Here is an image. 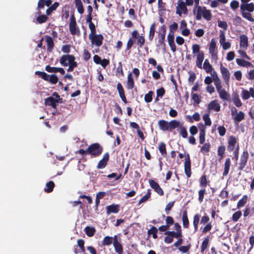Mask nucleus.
Wrapping results in <instances>:
<instances>
[{
    "instance_id": "obj_60",
    "label": "nucleus",
    "mask_w": 254,
    "mask_h": 254,
    "mask_svg": "<svg viewBox=\"0 0 254 254\" xmlns=\"http://www.w3.org/2000/svg\"><path fill=\"white\" fill-rule=\"evenodd\" d=\"M230 76V73L228 69L223 67V79L225 80L226 82H228L229 81Z\"/></svg>"
},
{
    "instance_id": "obj_14",
    "label": "nucleus",
    "mask_w": 254,
    "mask_h": 254,
    "mask_svg": "<svg viewBox=\"0 0 254 254\" xmlns=\"http://www.w3.org/2000/svg\"><path fill=\"white\" fill-rule=\"evenodd\" d=\"M140 36V35H139L137 30H135L133 31L131 33V37L128 39V40L127 42L126 50H130L131 48V47H132V46L134 43V41L133 39H137Z\"/></svg>"
},
{
    "instance_id": "obj_36",
    "label": "nucleus",
    "mask_w": 254,
    "mask_h": 254,
    "mask_svg": "<svg viewBox=\"0 0 254 254\" xmlns=\"http://www.w3.org/2000/svg\"><path fill=\"white\" fill-rule=\"evenodd\" d=\"M158 229L155 226H152L151 228L147 231L148 235L150 236L152 235V237L154 239L158 238L157 236Z\"/></svg>"
},
{
    "instance_id": "obj_61",
    "label": "nucleus",
    "mask_w": 254,
    "mask_h": 254,
    "mask_svg": "<svg viewBox=\"0 0 254 254\" xmlns=\"http://www.w3.org/2000/svg\"><path fill=\"white\" fill-rule=\"evenodd\" d=\"M242 216V212L240 210L234 213L232 215V220L234 222L237 221Z\"/></svg>"
},
{
    "instance_id": "obj_21",
    "label": "nucleus",
    "mask_w": 254,
    "mask_h": 254,
    "mask_svg": "<svg viewBox=\"0 0 254 254\" xmlns=\"http://www.w3.org/2000/svg\"><path fill=\"white\" fill-rule=\"evenodd\" d=\"M254 10V4L253 2L250 3H241L240 5V11H248L249 12H252Z\"/></svg>"
},
{
    "instance_id": "obj_62",
    "label": "nucleus",
    "mask_w": 254,
    "mask_h": 254,
    "mask_svg": "<svg viewBox=\"0 0 254 254\" xmlns=\"http://www.w3.org/2000/svg\"><path fill=\"white\" fill-rule=\"evenodd\" d=\"M241 96L244 100H247L251 97L249 91L245 89H243L241 93Z\"/></svg>"
},
{
    "instance_id": "obj_24",
    "label": "nucleus",
    "mask_w": 254,
    "mask_h": 254,
    "mask_svg": "<svg viewBox=\"0 0 254 254\" xmlns=\"http://www.w3.org/2000/svg\"><path fill=\"white\" fill-rule=\"evenodd\" d=\"M69 31L71 35H74L77 34L78 35L80 34V31L78 28L77 27L76 23H69Z\"/></svg>"
},
{
    "instance_id": "obj_63",
    "label": "nucleus",
    "mask_w": 254,
    "mask_h": 254,
    "mask_svg": "<svg viewBox=\"0 0 254 254\" xmlns=\"http://www.w3.org/2000/svg\"><path fill=\"white\" fill-rule=\"evenodd\" d=\"M165 221L166 225L169 227L172 226L173 224H175L173 218L170 216H167L166 217Z\"/></svg>"
},
{
    "instance_id": "obj_35",
    "label": "nucleus",
    "mask_w": 254,
    "mask_h": 254,
    "mask_svg": "<svg viewBox=\"0 0 254 254\" xmlns=\"http://www.w3.org/2000/svg\"><path fill=\"white\" fill-rule=\"evenodd\" d=\"M231 165V159L228 158L226 159L224 164V171L223 172V176L227 175L229 172L230 167Z\"/></svg>"
},
{
    "instance_id": "obj_10",
    "label": "nucleus",
    "mask_w": 254,
    "mask_h": 254,
    "mask_svg": "<svg viewBox=\"0 0 254 254\" xmlns=\"http://www.w3.org/2000/svg\"><path fill=\"white\" fill-rule=\"evenodd\" d=\"M185 173L188 178L190 177L191 175V161L189 154L185 156V161L184 163Z\"/></svg>"
},
{
    "instance_id": "obj_3",
    "label": "nucleus",
    "mask_w": 254,
    "mask_h": 254,
    "mask_svg": "<svg viewBox=\"0 0 254 254\" xmlns=\"http://www.w3.org/2000/svg\"><path fill=\"white\" fill-rule=\"evenodd\" d=\"M103 150V147L99 143H94L90 144L87 148V152L93 157L99 156Z\"/></svg>"
},
{
    "instance_id": "obj_16",
    "label": "nucleus",
    "mask_w": 254,
    "mask_h": 254,
    "mask_svg": "<svg viewBox=\"0 0 254 254\" xmlns=\"http://www.w3.org/2000/svg\"><path fill=\"white\" fill-rule=\"evenodd\" d=\"M254 215V205H247L245 209L243 210V216L244 218L248 216H251Z\"/></svg>"
},
{
    "instance_id": "obj_25",
    "label": "nucleus",
    "mask_w": 254,
    "mask_h": 254,
    "mask_svg": "<svg viewBox=\"0 0 254 254\" xmlns=\"http://www.w3.org/2000/svg\"><path fill=\"white\" fill-rule=\"evenodd\" d=\"M60 3L58 2H55L53 4H52L46 10L47 15H50L54 11L57 9Z\"/></svg>"
},
{
    "instance_id": "obj_6",
    "label": "nucleus",
    "mask_w": 254,
    "mask_h": 254,
    "mask_svg": "<svg viewBox=\"0 0 254 254\" xmlns=\"http://www.w3.org/2000/svg\"><path fill=\"white\" fill-rule=\"evenodd\" d=\"M89 39L90 40L91 45L92 47L95 46L97 47H100L103 44V41L104 39L103 36L100 34H89Z\"/></svg>"
},
{
    "instance_id": "obj_44",
    "label": "nucleus",
    "mask_w": 254,
    "mask_h": 254,
    "mask_svg": "<svg viewBox=\"0 0 254 254\" xmlns=\"http://www.w3.org/2000/svg\"><path fill=\"white\" fill-rule=\"evenodd\" d=\"M112 243H113L112 237H110V236H105L104 238V239L102 242V245L104 246H109Z\"/></svg>"
},
{
    "instance_id": "obj_40",
    "label": "nucleus",
    "mask_w": 254,
    "mask_h": 254,
    "mask_svg": "<svg viewBox=\"0 0 254 254\" xmlns=\"http://www.w3.org/2000/svg\"><path fill=\"white\" fill-rule=\"evenodd\" d=\"M196 7H197V10L195 18L196 20H200L201 19L202 16V13L203 12V7L198 5Z\"/></svg>"
},
{
    "instance_id": "obj_64",
    "label": "nucleus",
    "mask_w": 254,
    "mask_h": 254,
    "mask_svg": "<svg viewBox=\"0 0 254 254\" xmlns=\"http://www.w3.org/2000/svg\"><path fill=\"white\" fill-rule=\"evenodd\" d=\"M193 54H199L201 51H200V46L198 44H195L192 46Z\"/></svg>"
},
{
    "instance_id": "obj_15",
    "label": "nucleus",
    "mask_w": 254,
    "mask_h": 254,
    "mask_svg": "<svg viewBox=\"0 0 254 254\" xmlns=\"http://www.w3.org/2000/svg\"><path fill=\"white\" fill-rule=\"evenodd\" d=\"M109 157L110 155L108 152L105 153L102 159L99 161L97 165V168L99 169L105 168L109 160Z\"/></svg>"
},
{
    "instance_id": "obj_9",
    "label": "nucleus",
    "mask_w": 254,
    "mask_h": 254,
    "mask_svg": "<svg viewBox=\"0 0 254 254\" xmlns=\"http://www.w3.org/2000/svg\"><path fill=\"white\" fill-rule=\"evenodd\" d=\"M249 158V153L247 150H244L240 158V162L239 163L238 170L242 171L247 165Z\"/></svg>"
},
{
    "instance_id": "obj_26",
    "label": "nucleus",
    "mask_w": 254,
    "mask_h": 254,
    "mask_svg": "<svg viewBox=\"0 0 254 254\" xmlns=\"http://www.w3.org/2000/svg\"><path fill=\"white\" fill-rule=\"evenodd\" d=\"M214 84L216 86L217 91L219 93V97L221 99H222V89H221V83L219 81L218 77L216 76V78L213 77Z\"/></svg>"
},
{
    "instance_id": "obj_33",
    "label": "nucleus",
    "mask_w": 254,
    "mask_h": 254,
    "mask_svg": "<svg viewBox=\"0 0 254 254\" xmlns=\"http://www.w3.org/2000/svg\"><path fill=\"white\" fill-rule=\"evenodd\" d=\"M39 16L36 17V21L39 24H42L47 22L49 19L47 14H38Z\"/></svg>"
},
{
    "instance_id": "obj_49",
    "label": "nucleus",
    "mask_w": 254,
    "mask_h": 254,
    "mask_svg": "<svg viewBox=\"0 0 254 254\" xmlns=\"http://www.w3.org/2000/svg\"><path fill=\"white\" fill-rule=\"evenodd\" d=\"M232 100L233 103L237 107H240L242 106V103L239 99V96L237 94H235L233 96Z\"/></svg>"
},
{
    "instance_id": "obj_50",
    "label": "nucleus",
    "mask_w": 254,
    "mask_h": 254,
    "mask_svg": "<svg viewBox=\"0 0 254 254\" xmlns=\"http://www.w3.org/2000/svg\"><path fill=\"white\" fill-rule=\"evenodd\" d=\"M151 196V190L148 189L146 193L140 199L139 204L146 201Z\"/></svg>"
},
{
    "instance_id": "obj_30",
    "label": "nucleus",
    "mask_w": 254,
    "mask_h": 254,
    "mask_svg": "<svg viewBox=\"0 0 254 254\" xmlns=\"http://www.w3.org/2000/svg\"><path fill=\"white\" fill-rule=\"evenodd\" d=\"M183 225L184 228H188L189 226V221L188 218L187 210H184L182 215Z\"/></svg>"
},
{
    "instance_id": "obj_5",
    "label": "nucleus",
    "mask_w": 254,
    "mask_h": 254,
    "mask_svg": "<svg viewBox=\"0 0 254 254\" xmlns=\"http://www.w3.org/2000/svg\"><path fill=\"white\" fill-rule=\"evenodd\" d=\"M35 73L45 81H48L53 84H55L58 82V78L55 74L50 75L44 71H36Z\"/></svg>"
},
{
    "instance_id": "obj_51",
    "label": "nucleus",
    "mask_w": 254,
    "mask_h": 254,
    "mask_svg": "<svg viewBox=\"0 0 254 254\" xmlns=\"http://www.w3.org/2000/svg\"><path fill=\"white\" fill-rule=\"evenodd\" d=\"M45 6V0H39L37 4V14H41V10L44 9Z\"/></svg>"
},
{
    "instance_id": "obj_31",
    "label": "nucleus",
    "mask_w": 254,
    "mask_h": 254,
    "mask_svg": "<svg viewBox=\"0 0 254 254\" xmlns=\"http://www.w3.org/2000/svg\"><path fill=\"white\" fill-rule=\"evenodd\" d=\"M248 200V197L247 195H243V197L239 200V201L237 203V207L238 209H240L243 206H245V205L247 203V201Z\"/></svg>"
},
{
    "instance_id": "obj_57",
    "label": "nucleus",
    "mask_w": 254,
    "mask_h": 254,
    "mask_svg": "<svg viewBox=\"0 0 254 254\" xmlns=\"http://www.w3.org/2000/svg\"><path fill=\"white\" fill-rule=\"evenodd\" d=\"M175 201L169 202L166 206L165 211L167 214H170V211L174 206Z\"/></svg>"
},
{
    "instance_id": "obj_18",
    "label": "nucleus",
    "mask_w": 254,
    "mask_h": 254,
    "mask_svg": "<svg viewBox=\"0 0 254 254\" xmlns=\"http://www.w3.org/2000/svg\"><path fill=\"white\" fill-rule=\"evenodd\" d=\"M240 47L244 50H246L248 47V38L245 34L241 35L240 36Z\"/></svg>"
},
{
    "instance_id": "obj_17",
    "label": "nucleus",
    "mask_w": 254,
    "mask_h": 254,
    "mask_svg": "<svg viewBox=\"0 0 254 254\" xmlns=\"http://www.w3.org/2000/svg\"><path fill=\"white\" fill-rule=\"evenodd\" d=\"M120 211V205L112 204L106 207V213L110 214L112 213H117Z\"/></svg>"
},
{
    "instance_id": "obj_19",
    "label": "nucleus",
    "mask_w": 254,
    "mask_h": 254,
    "mask_svg": "<svg viewBox=\"0 0 254 254\" xmlns=\"http://www.w3.org/2000/svg\"><path fill=\"white\" fill-rule=\"evenodd\" d=\"M45 37L47 45V51L49 52H52L54 47L53 39L52 37L48 35H46Z\"/></svg>"
},
{
    "instance_id": "obj_42",
    "label": "nucleus",
    "mask_w": 254,
    "mask_h": 254,
    "mask_svg": "<svg viewBox=\"0 0 254 254\" xmlns=\"http://www.w3.org/2000/svg\"><path fill=\"white\" fill-rule=\"evenodd\" d=\"M203 67L207 73H210L212 70V67L207 59L204 61Z\"/></svg>"
},
{
    "instance_id": "obj_29",
    "label": "nucleus",
    "mask_w": 254,
    "mask_h": 254,
    "mask_svg": "<svg viewBox=\"0 0 254 254\" xmlns=\"http://www.w3.org/2000/svg\"><path fill=\"white\" fill-rule=\"evenodd\" d=\"M236 63L239 65L243 67L253 66V64L250 62L242 59H237Z\"/></svg>"
},
{
    "instance_id": "obj_43",
    "label": "nucleus",
    "mask_w": 254,
    "mask_h": 254,
    "mask_svg": "<svg viewBox=\"0 0 254 254\" xmlns=\"http://www.w3.org/2000/svg\"><path fill=\"white\" fill-rule=\"evenodd\" d=\"M155 32V23H153L150 27L148 38L150 41H152L154 38Z\"/></svg>"
},
{
    "instance_id": "obj_34",
    "label": "nucleus",
    "mask_w": 254,
    "mask_h": 254,
    "mask_svg": "<svg viewBox=\"0 0 254 254\" xmlns=\"http://www.w3.org/2000/svg\"><path fill=\"white\" fill-rule=\"evenodd\" d=\"M84 232L87 236L91 237L94 235L96 230L94 227L86 226L85 228Z\"/></svg>"
},
{
    "instance_id": "obj_39",
    "label": "nucleus",
    "mask_w": 254,
    "mask_h": 254,
    "mask_svg": "<svg viewBox=\"0 0 254 254\" xmlns=\"http://www.w3.org/2000/svg\"><path fill=\"white\" fill-rule=\"evenodd\" d=\"M55 187V184L53 181H50L48 182L46 185L44 190L47 192H51L53 190Z\"/></svg>"
},
{
    "instance_id": "obj_7",
    "label": "nucleus",
    "mask_w": 254,
    "mask_h": 254,
    "mask_svg": "<svg viewBox=\"0 0 254 254\" xmlns=\"http://www.w3.org/2000/svg\"><path fill=\"white\" fill-rule=\"evenodd\" d=\"M231 114L235 123H239L245 119L244 113L242 111L238 112V110L235 107L231 108Z\"/></svg>"
},
{
    "instance_id": "obj_54",
    "label": "nucleus",
    "mask_w": 254,
    "mask_h": 254,
    "mask_svg": "<svg viewBox=\"0 0 254 254\" xmlns=\"http://www.w3.org/2000/svg\"><path fill=\"white\" fill-rule=\"evenodd\" d=\"M178 27V24L176 22H174L172 24L169 26L170 31L169 34H170L171 35H174V32L177 30Z\"/></svg>"
},
{
    "instance_id": "obj_13",
    "label": "nucleus",
    "mask_w": 254,
    "mask_h": 254,
    "mask_svg": "<svg viewBox=\"0 0 254 254\" xmlns=\"http://www.w3.org/2000/svg\"><path fill=\"white\" fill-rule=\"evenodd\" d=\"M198 127L199 129V140L200 144H204L205 140L206 127L202 123H199Z\"/></svg>"
},
{
    "instance_id": "obj_27",
    "label": "nucleus",
    "mask_w": 254,
    "mask_h": 254,
    "mask_svg": "<svg viewBox=\"0 0 254 254\" xmlns=\"http://www.w3.org/2000/svg\"><path fill=\"white\" fill-rule=\"evenodd\" d=\"M74 3L79 13L82 14L84 12V7L81 0H74Z\"/></svg>"
},
{
    "instance_id": "obj_41",
    "label": "nucleus",
    "mask_w": 254,
    "mask_h": 254,
    "mask_svg": "<svg viewBox=\"0 0 254 254\" xmlns=\"http://www.w3.org/2000/svg\"><path fill=\"white\" fill-rule=\"evenodd\" d=\"M180 134L183 137V138H187L188 136V132L187 131V129L185 127L183 126H179V128L177 129Z\"/></svg>"
},
{
    "instance_id": "obj_47",
    "label": "nucleus",
    "mask_w": 254,
    "mask_h": 254,
    "mask_svg": "<svg viewBox=\"0 0 254 254\" xmlns=\"http://www.w3.org/2000/svg\"><path fill=\"white\" fill-rule=\"evenodd\" d=\"M200 220V215L198 214H195L193 217V224L194 226L195 231H196L198 229V224Z\"/></svg>"
},
{
    "instance_id": "obj_23",
    "label": "nucleus",
    "mask_w": 254,
    "mask_h": 254,
    "mask_svg": "<svg viewBox=\"0 0 254 254\" xmlns=\"http://www.w3.org/2000/svg\"><path fill=\"white\" fill-rule=\"evenodd\" d=\"M237 139L234 136H230L228 139V149L230 151H232L235 148Z\"/></svg>"
},
{
    "instance_id": "obj_53",
    "label": "nucleus",
    "mask_w": 254,
    "mask_h": 254,
    "mask_svg": "<svg viewBox=\"0 0 254 254\" xmlns=\"http://www.w3.org/2000/svg\"><path fill=\"white\" fill-rule=\"evenodd\" d=\"M243 17L248 20L253 22L254 21V18H253L252 16V14L250 12H247L246 11H240Z\"/></svg>"
},
{
    "instance_id": "obj_59",
    "label": "nucleus",
    "mask_w": 254,
    "mask_h": 254,
    "mask_svg": "<svg viewBox=\"0 0 254 254\" xmlns=\"http://www.w3.org/2000/svg\"><path fill=\"white\" fill-rule=\"evenodd\" d=\"M210 145L209 143H204L200 148V151L203 153H206L209 152Z\"/></svg>"
},
{
    "instance_id": "obj_4",
    "label": "nucleus",
    "mask_w": 254,
    "mask_h": 254,
    "mask_svg": "<svg viewBox=\"0 0 254 254\" xmlns=\"http://www.w3.org/2000/svg\"><path fill=\"white\" fill-rule=\"evenodd\" d=\"M62 98L60 97V96L57 92L53 93L52 96L47 98L45 100V104L46 105L51 106L53 108L56 109L57 108V103H62Z\"/></svg>"
},
{
    "instance_id": "obj_22",
    "label": "nucleus",
    "mask_w": 254,
    "mask_h": 254,
    "mask_svg": "<svg viewBox=\"0 0 254 254\" xmlns=\"http://www.w3.org/2000/svg\"><path fill=\"white\" fill-rule=\"evenodd\" d=\"M208 110H213L216 112H218L220 110V106L217 103L216 100L211 101L208 105Z\"/></svg>"
},
{
    "instance_id": "obj_32",
    "label": "nucleus",
    "mask_w": 254,
    "mask_h": 254,
    "mask_svg": "<svg viewBox=\"0 0 254 254\" xmlns=\"http://www.w3.org/2000/svg\"><path fill=\"white\" fill-rule=\"evenodd\" d=\"M134 86V80L131 72L127 75V88L128 89H132Z\"/></svg>"
},
{
    "instance_id": "obj_8",
    "label": "nucleus",
    "mask_w": 254,
    "mask_h": 254,
    "mask_svg": "<svg viewBox=\"0 0 254 254\" xmlns=\"http://www.w3.org/2000/svg\"><path fill=\"white\" fill-rule=\"evenodd\" d=\"M75 60V57L73 55H64L60 60V64L64 66L71 65Z\"/></svg>"
},
{
    "instance_id": "obj_37",
    "label": "nucleus",
    "mask_w": 254,
    "mask_h": 254,
    "mask_svg": "<svg viewBox=\"0 0 254 254\" xmlns=\"http://www.w3.org/2000/svg\"><path fill=\"white\" fill-rule=\"evenodd\" d=\"M116 75L118 77H121L124 75L123 70L122 64L121 62H119L118 64V67H117L116 70Z\"/></svg>"
},
{
    "instance_id": "obj_56",
    "label": "nucleus",
    "mask_w": 254,
    "mask_h": 254,
    "mask_svg": "<svg viewBox=\"0 0 254 254\" xmlns=\"http://www.w3.org/2000/svg\"><path fill=\"white\" fill-rule=\"evenodd\" d=\"M137 40L136 42V44L138 46V48L142 47L145 41L144 37L141 35L138 38H137Z\"/></svg>"
},
{
    "instance_id": "obj_55",
    "label": "nucleus",
    "mask_w": 254,
    "mask_h": 254,
    "mask_svg": "<svg viewBox=\"0 0 254 254\" xmlns=\"http://www.w3.org/2000/svg\"><path fill=\"white\" fill-rule=\"evenodd\" d=\"M161 32L159 34V39H165L166 34V27L165 25L161 26Z\"/></svg>"
},
{
    "instance_id": "obj_45",
    "label": "nucleus",
    "mask_w": 254,
    "mask_h": 254,
    "mask_svg": "<svg viewBox=\"0 0 254 254\" xmlns=\"http://www.w3.org/2000/svg\"><path fill=\"white\" fill-rule=\"evenodd\" d=\"M202 17L206 20H210L211 18V13L210 10L206 9V7L203 6V11Z\"/></svg>"
},
{
    "instance_id": "obj_11",
    "label": "nucleus",
    "mask_w": 254,
    "mask_h": 254,
    "mask_svg": "<svg viewBox=\"0 0 254 254\" xmlns=\"http://www.w3.org/2000/svg\"><path fill=\"white\" fill-rule=\"evenodd\" d=\"M182 12L184 14H187L188 8L185 3L181 0H179L178 2V6L176 8V13L181 16Z\"/></svg>"
},
{
    "instance_id": "obj_58",
    "label": "nucleus",
    "mask_w": 254,
    "mask_h": 254,
    "mask_svg": "<svg viewBox=\"0 0 254 254\" xmlns=\"http://www.w3.org/2000/svg\"><path fill=\"white\" fill-rule=\"evenodd\" d=\"M203 121H204V126H211V120L209 118V116L208 114H204L203 116Z\"/></svg>"
},
{
    "instance_id": "obj_28",
    "label": "nucleus",
    "mask_w": 254,
    "mask_h": 254,
    "mask_svg": "<svg viewBox=\"0 0 254 254\" xmlns=\"http://www.w3.org/2000/svg\"><path fill=\"white\" fill-rule=\"evenodd\" d=\"M204 60V53L203 51H201L200 54L197 55L196 61V66L199 68H202V63Z\"/></svg>"
},
{
    "instance_id": "obj_48",
    "label": "nucleus",
    "mask_w": 254,
    "mask_h": 254,
    "mask_svg": "<svg viewBox=\"0 0 254 254\" xmlns=\"http://www.w3.org/2000/svg\"><path fill=\"white\" fill-rule=\"evenodd\" d=\"M117 89L119 92L120 97H121V99H122V98L126 97L124 88L121 83H118L117 84Z\"/></svg>"
},
{
    "instance_id": "obj_46",
    "label": "nucleus",
    "mask_w": 254,
    "mask_h": 254,
    "mask_svg": "<svg viewBox=\"0 0 254 254\" xmlns=\"http://www.w3.org/2000/svg\"><path fill=\"white\" fill-rule=\"evenodd\" d=\"M158 149L162 156H166L167 155V151L165 143L161 142L159 146Z\"/></svg>"
},
{
    "instance_id": "obj_20",
    "label": "nucleus",
    "mask_w": 254,
    "mask_h": 254,
    "mask_svg": "<svg viewBox=\"0 0 254 254\" xmlns=\"http://www.w3.org/2000/svg\"><path fill=\"white\" fill-rule=\"evenodd\" d=\"M174 35H171L170 34H168L167 40L168 44L170 47L171 51L173 53H175L177 50L176 46L174 42Z\"/></svg>"
},
{
    "instance_id": "obj_38",
    "label": "nucleus",
    "mask_w": 254,
    "mask_h": 254,
    "mask_svg": "<svg viewBox=\"0 0 254 254\" xmlns=\"http://www.w3.org/2000/svg\"><path fill=\"white\" fill-rule=\"evenodd\" d=\"M115 252L118 254H123V247L120 242L116 243L113 244Z\"/></svg>"
},
{
    "instance_id": "obj_52",
    "label": "nucleus",
    "mask_w": 254,
    "mask_h": 254,
    "mask_svg": "<svg viewBox=\"0 0 254 254\" xmlns=\"http://www.w3.org/2000/svg\"><path fill=\"white\" fill-rule=\"evenodd\" d=\"M154 93L152 91H149L144 96V101L146 103H150L152 101L153 98L152 96Z\"/></svg>"
},
{
    "instance_id": "obj_2",
    "label": "nucleus",
    "mask_w": 254,
    "mask_h": 254,
    "mask_svg": "<svg viewBox=\"0 0 254 254\" xmlns=\"http://www.w3.org/2000/svg\"><path fill=\"white\" fill-rule=\"evenodd\" d=\"M158 124L161 130L172 131L173 129L179 127L180 122L179 121L173 120L168 123L165 120H161L158 121Z\"/></svg>"
},
{
    "instance_id": "obj_1",
    "label": "nucleus",
    "mask_w": 254,
    "mask_h": 254,
    "mask_svg": "<svg viewBox=\"0 0 254 254\" xmlns=\"http://www.w3.org/2000/svg\"><path fill=\"white\" fill-rule=\"evenodd\" d=\"M174 228L176 232L166 231L164 234L167 235L164 238V242L166 244H171L173 241L174 238L183 237L181 226L179 223H175Z\"/></svg>"
},
{
    "instance_id": "obj_12",
    "label": "nucleus",
    "mask_w": 254,
    "mask_h": 254,
    "mask_svg": "<svg viewBox=\"0 0 254 254\" xmlns=\"http://www.w3.org/2000/svg\"><path fill=\"white\" fill-rule=\"evenodd\" d=\"M209 52L212 57L216 59L217 57V48L216 42L214 39H212L209 46Z\"/></svg>"
}]
</instances>
